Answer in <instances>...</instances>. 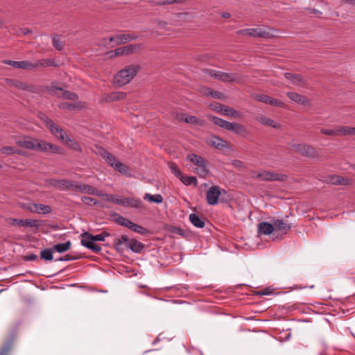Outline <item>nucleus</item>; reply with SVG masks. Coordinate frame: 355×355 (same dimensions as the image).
Returning a JSON list of instances; mask_svg holds the SVG:
<instances>
[{"label": "nucleus", "mask_w": 355, "mask_h": 355, "mask_svg": "<svg viewBox=\"0 0 355 355\" xmlns=\"http://www.w3.org/2000/svg\"><path fill=\"white\" fill-rule=\"evenodd\" d=\"M139 69V66L131 64L120 70L113 78V84L116 87L126 85L136 76Z\"/></svg>", "instance_id": "1"}, {"label": "nucleus", "mask_w": 355, "mask_h": 355, "mask_svg": "<svg viewBox=\"0 0 355 355\" xmlns=\"http://www.w3.org/2000/svg\"><path fill=\"white\" fill-rule=\"evenodd\" d=\"M110 236V234L106 231H103L97 235H93L88 232H85L80 234L81 245L95 253H98L101 251V247L95 243V241H104L105 238Z\"/></svg>", "instance_id": "2"}, {"label": "nucleus", "mask_w": 355, "mask_h": 355, "mask_svg": "<svg viewBox=\"0 0 355 355\" xmlns=\"http://www.w3.org/2000/svg\"><path fill=\"white\" fill-rule=\"evenodd\" d=\"M114 245L118 252L123 250V246L129 248L135 253H140L144 248V245L135 239H130L126 235H121L115 239Z\"/></svg>", "instance_id": "3"}, {"label": "nucleus", "mask_w": 355, "mask_h": 355, "mask_svg": "<svg viewBox=\"0 0 355 355\" xmlns=\"http://www.w3.org/2000/svg\"><path fill=\"white\" fill-rule=\"evenodd\" d=\"M276 31L270 27H257L241 29L236 32L238 35H247L253 37L268 38L275 36Z\"/></svg>", "instance_id": "4"}, {"label": "nucleus", "mask_w": 355, "mask_h": 355, "mask_svg": "<svg viewBox=\"0 0 355 355\" xmlns=\"http://www.w3.org/2000/svg\"><path fill=\"white\" fill-rule=\"evenodd\" d=\"M209 75L222 82L242 83L244 81L243 76L234 73H225L220 71L209 69Z\"/></svg>", "instance_id": "5"}, {"label": "nucleus", "mask_w": 355, "mask_h": 355, "mask_svg": "<svg viewBox=\"0 0 355 355\" xmlns=\"http://www.w3.org/2000/svg\"><path fill=\"white\" fill-rule=\"evenodd\" d=\"M187 159L192 162L196 165L194 172L199 175L200 178H205L209 171L207 165V162L201 156L196 154H189L187 156Z\"/></svg>", "instance_id": "6"}, {"label": "nucleus", "mask_w": 355, "mask_h": 355, "mask_svg": "<svg viewBox=\"0 0 355 355\" xmlns=\"http://www.w3.org/2000/svg\"><path fill=\"white\" fill-rule=\"evenodd\" d=\"M98 153L105 159L109 165L121 173L126 174L128 172L127 166L122 162L118 161L116 158L105 149L100 148Z\"/></svg>", "instance_id": "7"}, {"label": "nucleus", "mask_w": 355, "mask_h": 355, "mask_svg": "<svg viewBox=\"0 0 355 355\" xmlns=\"http://www.w3.org/2000/svg\"><path fill=\"white\" fill-rule=\"evenodd\" d=\"M251 177L263 181H286L288 176L286 174L263 171L261 172L252 171Z\"/></svg>", "instance_id": "8"}, {"label": "nucleus", "mask_w": 355, "mask_h": 355, "mask_svg": "<svg viewBox=\"0 0 355 355\" xmlns=\"http://www.w3.org/2000/svg\"><path fill=\"white\" fill-rule=\"evenodd\" d=\"M293 149L302 156L309 158H317L319 154L315 148L306 144H295L292 146Z\"/></svg>", "instance_id": "9"}, {"label": "nucleus", "mask_w": 355, "mask_h": 355, "mask_svg": "<svg viewBox=\"0 0 355 355\" xmlns=\"http://www.w3.org/2000/svg\"><path fill=\"white\" fill-rule=\"evenodd\" d=\"M34 142L35 148L33 149V150L53 153H60V148L58 146L49 143L44 140L35 138Z\"/></svg>", "instance_id": "10"}, {"label": "nucleus", "mask_w": 355, "mask_h": 355, "mask_svg": "<svg viewBox=\"0 0 355 355\" xmlns=\"http://www.w3.org/2000/svg\"><path fill=\"white\" fill-rule=\"evenodd\" d=\"M44 123L46 126L49 129L51 132L58 139L64 141V139L67 137V135L63 129L56 125L53 120L49 117H45Z\"/></svg>", "instance_id": "11"}, {"label": "nucleus", "mask_w": 355, "mask_h": 355, "mask_svg": "<svg viewBox=\"0 0 355 355\" xmlns=\"http://www.w3.org/2000/svg\"><path fill=\"white\" fill-rule=\"evenodd\" d=\"M222 191L225 192L218 186H211L206 193L207 203L209 205H216Z\"/></svg>", "instance_id": "12"}, {"label": "nucleus", "mask_w": 355, "mask_h": 355, "mask_svg": "<svg viewBox=\"0 0 355 355\" xmlns=\"http://www.w3.org/2000/svg\"><path fill=\"white\" fill-rule=\"evenodd\" d=\"M142 49L143 45L141 44H135L117 48L114 49V51H112V53H114L115 56L130 55L139 51Z\"/></svg>", "instance_id": "13"}, {"label": "nucleus", "mask_w": 355, "mask_h": 355, "mask_svg": "<svg viewBox=\"0 0 355 355\" xmlns=\"http://www.w3.org/2000/svg\"><path fill=\"white\" fill-rule=\"evenodd\" d=\"M252 97L253 99H254L257 101L262 102V103H266V104H268L270 105H275V106L281 107L284 106V103L283 102H282L276 98H274L272 97H270L266 94H254L252 95Z\"/></svg>", "instance_id": "14"}, {"label": "nucleus", "mask_w": 355, "mask_h": 355, "mask_svg": "<svg viewBox=\"0 0 355 355\" xmlns=\"http://www.w3.org/2000/svg\"><path fill=\"white\" fill-rule=\"evenodd\" d=\"M46 186L51 187L55 189L63 191H67L68 179L49 178L44 180Z\"/></svg>", "instance_id": "15"}, {"label": "nucleus", "mask_w": 355, "mask_h": 355, "mask_svg": "<svg viewBox=\"0 0 355 355\" xmlns=\"http://www.w3.org/2000/svg\"><path fill=\"white\" fill-rule=\"evenodd\" d=\"M26 209L33 213L38 214H47L52 211V208L49 205L40 203H30Z\"/></svg>", "instance_id": "16"}, {"label": "nucleus", "mask_w": 355, "mask_h": 355, "mask_svg": "<svg viewBox=\"0 0 355 355\" xmlns=\"http://www.w3.org/2000/svg\"><path fill=\"white\" fill-rule=\"evenodd\" d=\"M7 83L10 87H15L23 91H28L31 93L36 92V88L35 86L27 84L24 82H21L12 79H8Z\"/></svg>", "instance_id": "17"}, {"label": "nucleus", "mask_w": 355, "mask_h": 355, "mask_svg": "<svg viewBox=\"0 0 355 355\" xmlns=\"http://www.w3.org/2000/svg\"><path fill=\"white\" fill-rule=\"evenodd\" d=\"M176 118L178 120L184 121L187 123H191L193 125H197L200 126H202L205 124V121L200 119L195 116L188 115L185 113H177Z\"/></svg>", "instance_id": "18"}, {"label": "nucleus", "mask_w": 355, "mask_h": 355, "mask_svg": "<svg viewBox=\"0 0 355 355\" xmlns=\"http://www.w3.org/2000/svg\"><path fill=\"white\" fill-rule=\"evenodd\" d=\"M12 224H17L19 226L23 227H33L36 229V230H38L40 226V222L38 220L35 219H17V218H12Z\"/></svg>", "instance_id": "19"}, {"label": "nucleus", "mask_w": 355, "mask_h": 355, "mask_svg": "<svg viewBox=\"0 0 355 355\" xmlns=\"http://www.w3.org/2000/svg\"><path fill=\"white\" fill-rule=\"evenodd\" d=\"M138 38V36L135 34L128 33L123 35H116L114 37H112L110 40L114 42L116 44H125L129 41L135 40Z\"/></svg>", "instance_id": "20"}, {"label": "nucleus", "mask_w": 355, "mask_h": 355, "mask_svg": "<svg viewBox=\"0 0 355 355\" xmlns=\"http://www.w3.org/2000/svg\"><path fill=\"white\" fill-rule=\"evenodd\" d=\"M207 144L219 150L227 148L228 143L218 136L212 135L207 139Z\"/></svg>", "instance_id": "21"}, {"label": "nucleus", "mask_w": 355, "mask_h": 355, "mask_svg": "<svg viewBox=\"0 0 355 355\" xmlns=\"http://www.w3.org/2000/svg\"><path fill=\"white\" fill-rule=\"evenodd\" d=\"M287 96L293 101L302 105H310V101L304 95L300 94L296 92H288Z\"/></svg>", "instance_id": "22"}, {"label": "nucleus", "mask_w": 355, "mask_h": 355, "mask_svg": "<svg viewBox=\"0 0 355 355\" xmlns=\"http://www.w3.org/2000/svg\"><path fill=\"white\" fill-rule=\"evenodd\" d=\"M142 205V201L139 198L122 197L121 206L124 207L141 208Z\"/></svg>", "instance_id": "23"}, {"label": "nucleus", "mask_w": 355, "mask_h": 355, "mask_svg": "<svg viewBox=\"0 0 355 355\" xmlns=\"http://www.w3.org/2000/svg\"><path fill=\"white\" fill-rule=\"evenodd\" d=\"M272 222L274 230L282 231L284 234H286L291 228V225L283 219H273Z\"/></svg>", "instance_id": "24"}, {"label": "nucleus", "mask_w": 355, "mask_h": 355, "mask_svg": "<svg viewBox=\"0 0 355 355\" xmlns=\"http://www.w3.org/2000/svg\"><path fill=\"white\" fill-rule=\"evenodd\" d=\"M3 63L6 64L10 65L16 69H33L32 62L28 61H13L10 60H6L3 61Z\"/></svg>", "instance_id": "25"}, {"label": "nucleus", "mask_w": 355, "mask_h": 355, "mask_svg": "<svg viewBox=\"0 0 355 355\" xmlns=\"http://www.w3.org/2000/svg\"><path fill=\"white\" fill-rule=\"evenodd\" d=\"M35 138L32 137H24L23 139H20L16 141V144L21 148L28 150H33L35 148V145L34 144V140Z\"/></svg>", "instance_id": "26"}, {"label": "nucleus", "mask_w": 355, "mask_h": 355, "mask_svg": "<svg viewBox=\"0 0 355 355\" xmlns=\"http://www.w3.org/2000/svg\"><path fill=\"white\" fill-rule=\"evenodd\" d=\"M226 130L239 135H245L248 133L247 130L243 125L233 122H229Z\"/></svg>", "instance_id": "27"}, {"label": "nucleus", "mask_w": 355, "mask_h": 355, "mask_svg": "<svg viewBox=\"0 0 355 355\" xmlns=\"http://www.w3.org/2000/svg\"><path fill=\"white\" fill-rule=\"evenodd\" d=\"M284 77L295 85L303 87L305 85L304 78L300 74L286 72L284 73Z\"/></svg>", "instance_id": "28"}, {"label": "nucleus", "mask_w": 355, "mask_h": 355, "mask_svg": "<svg viewBox=\"0 0 355 355\" xmlns=\"http://www.w3.org/2000/svg\"><path fill=\"white\" fill-rule=\"evenodd\" d=\"M337 137L355 135V127L336 126Z\"/></svg>", "instance_id": "29"}, {"label": "nucleus", "mask_w": 355, "mask_h": 355, "mask_svg": "<svg viewBox=\"0 0 355 355\" xmlns=\"http://www.w3.org/2000/svg\"><path fill=\"white\" fill-rule=\"evenodd\" d=\"M258 231L259 234L264 235L270 234L274 231V226L272 223L268 222L260 223L258 225Z\"/></svg>", "instance_id": "30"}, {"label": "nucleus", "mask_w": 355, "mask_h": 355, "mask_svg": "<svg viewBox=\"0 0 355 355\" xmlns=\"http://www.w3.org/2000/svg\"><path fill=\"white\" fill-rule=\"evenodd\" d=\"M329 182L334 185H349L350 180L340 175H331L329 176Z\"/></svg>", "instance_id": "31"}, {"label": "nucleus", "mask_w": 355, "mask_h": 355, "mask_svg": "<svg viewBox=\"0 0 355 355\" xmlns=\"http://www.w3.org/2000/svg\"><path fill=\"white\" fill-rule=\"evenodd\" d=\"M0 151L2 154H4L6 155L17 154L24 156L26 155V153L24 151L18 150L11 146H3L1 148Z\"/></svg>", "instance_id": "32"}, {"label": "nucleus", "mask_w": 355, "mask_h": 355, "mask_svg": "<svg viewBox=\"0 0 355 355\" xmlns=\"http://www.w3.org/2000/svg\"><path fill=\"white\" fill-rule=\"evenodd\" d=\"M126 93L123 92H113L107 94L106 100L109 101H116L125 99Z\"/></svg>", "instance_id": "33"}, {"label": "nucleus", "mask_w": 355, "mask_h": 355, "mask_svg": "<svg viewBox=\"0 0 355 355\" xmlns=\"http://www.w3.org/2000/svg\"><path fill=\"white\" fill-rule=\"evenodd\" d=\"M189 220L196 227L202 228L205 227V221L196 214H191L189 215Z\"/></svg>", "instance_id": "34"}, {"label": "nucleus", "mask_w": 355, "mask_h": 355, "mask_svg": "<svg viewBox=\"0 0 355 355\" xmlns=\"http://www.w3.org/2000/svg\"><path fill=\"white\" fill-rule=\"evenodd\" d=\"M71 246V242L70 241H67L63 243H58L54 245L52 248L54 251H56L59 253L64 252L70 249Z\"/></svg>", "instance_id": "35"}, {"label": "nucleus", "mask_w": 355, "mask_h": 355, "mask_svg": "<svg viewBox=\"0 0 355 355\" xmlns=\"http://www.w3.org/2000/svg\"><path fill=\"white\" fill-rule=\"evenodd\" d=\"M64 142H65L67 146L71 150L78 153L82 152V148L79 144L76 141L71 139L68 136L64 139Z\"/></svg>", "instance_id": "36"}, {"label": "nucleus", "mask_w": 355, "mask_h": 355, "mask_svg": "<svg viewBox=\"0 0 355 355\" xmlns=\"http://www.w3.org/2000/svg\"><path fill=\"white\" fill-rule=\"evenodd\" d=\"M54 64L53 60L51 59H42L35 62H32L33 69H35L40 67H49L53 66Z\"/></svg>", "instance_id": "37"}, {"label": "nucleus", "mask_w": 355, "mask_h": 355, "mask_svg": "<svg viewBox=\"0 0 355 355\" xmlns=\"http://www.w3.org/2000/svg\"><path fill=\"white\" fill-rule=\"evenodd\" d=\"M53 252L54 250H53V248H45L40 252L41 259L51 261L53 259Z\"/></svg>", "instance_id": "38"}, {"label": "nucleus", "mask_w": 355, "mask_h": 355, "mask_svg": "<svg viewBox=\"0 0 355 355\" xmlns=\"http://www.w3.org/2000/svg\"><path fill=\"white\" fill-rule=\"evenodd\" d=\"M208 117L213 121L215 125H218L219 127L225 130L227 129L229 121L214 116H209Z\"/></svg>", "instance_id": "39"}, {"label": "nucleus", "mask_w": 355, "mask_h": 355, "mask_svg": "<svg viewBox=\"0 0 355 355\" xmlns=\"http://www.w3.org/2000/svg\"><path fill=\"white\" fill-rule=\"evenodd\" d=\"M101 196H103L105 198V200H106L107 202H111L114 204L121 206L122 197L120 198L119 196H116V195L103 194V193H102Z\"/></svg>", "instance_id": "40"}, {"label": "nucleus", "mask_w": 355, "mask_h": 355, "mask_svg": "<svg viewBox=\"0 0 355 355\" xmlns=\"http://www.w3.org/2000/svg\"><path fill=\"white\" fill-rule=\"evenodd\" d=\"M262 125H265L267 126H271L274 128H279V124L275 123V121L270 118L266 116H261L257 119Z\"/></svg>", "instance_id": "41"}, {"label": "nucleus", "mask_w": 355, "mask_h": 355, "mask_svg": "<svg viewBox=\"0 0 355 355\" xmlns=\"http://www.w3.org/2000/svg\"><path fill=\"white\" fill-rule=\"evenodd\" d=\"M129 229L131 230L132 231H133L136 233L140 234L141 235H146L149 232V231L147 229H146L145 227H144L139 225H137L133 222L131 223V225H130Z\"/></svg>", "instance_id": "42"}, {"label": "nucleus", "mask_w": 355, "mask_h": 355, "mask_svg": "<svg viewBox=\"0 0 355 355\" xmlns=\"http://www.w3.org/2000/svg\"><path fill=\"white\" fill-rule=\"evenodd\" d=\"M144 200H148L150 202L157 204L161 203L163 201V197L160 194L151 195L146 193L144 196Z\"/></svg>", "instance_id": "43"}, {"label": "nucleus", "mask_w": 355, "mask_h": 355, "mask_svg": "<svg viewBox=\"0 0 355 355\" xmlns=\"http://www.w3.org/2000/svg\"><path fill=\"white\" fill-rule=\"evenodd\" d=\"M180 180L182 181V182L183 184H184L185 185H191V184H194V185H197L198 184V180H197V178L194 176H184V175H182L181 178H180Z\"/></svg>", "instance_id": "44"}, {"label": "nucleus", "mask_w": 355, "mask_h": 355, "mask_svg": "<svg viewBox=\"0 0 355 355\" xmlns=\"http://www.w3.org/2000/svg\"><path fill=\"white\" fill-rule=\"evenodd\" d=\"M223 114L232 118L241 117V113L239 111L227 106H225Z\"/></svg>", "instance_id": "45"}, {"label": "nucleus", "mask_w": 355, "mask_h": 355, "mask_svg": "<svg viewBox=\"0 0 355 355\" xmlns=\"http://www.w3.org/2000/svg\"><path fill=\"white\" fill-rule=\"evenodd\" d=\"M12 347V340H8L6 344L0 349V355H9Z\"/></svg>", "instance_id": "46"}, {"label": "nucleus", "mask_w": 355, "mask_h": 355, "mask_svg": "<svg viewBox=\"0 0 355 355\" xmlns=\"http://www.w3.org/2000/svg\"><path fill=\"white\" fill-rule=\"evenodd\" d=\"M83 193L90 194V195H96L98 196H102V193L97 189H96L94 187L89 185V184H85V187L83 191Z\"/></svg>", "instance_id": "47"}, {"label": "nucleus", "mask_w": 355, "mask_h": 355, "mask_svg": "<svg viewBox=\"0 0 355 355\" xmlns=\"http://www.w3.org/2000/svg\"><path fill=\"white\" fill-rule=\"evenodd\" d=\"M205 94L211 96L214 98L216 99H221L224 96V94L222 92L212 90L209 88L206 89Z\"/></svg>", "instance_id": "48"}, {"label": "nucleus", "mask_w": 355, "mask_h": 355, "mask_svg": "<svg viewBox=\"0 0 355 355\" xmlns=\"http://www.w3.org/2000/svg\"><path fill=\"white\" fill-rule=\"evenodd\" d=\"M62 96L64 98L71 101H76L78 98L77 94L69 91H63Z\"/></svg>", "instance_id": "49"}, {"label": "nucleus", "mask_w": 355, "mask_h": 355, "mask_svg": "<svg viewBox=\"0 0 355 355\" xmlns=\"http://www.w3.org/2000/svg\"><path fill=\"white\" fill-rule=\"evenodd\" d=\"M78 182L68 180L67 191L78 192Z\"/></svg>", "instance_id": "50"}, {"label": "nucleus", "mask_w": 355, "mask_h": 355, "mask_svg": "<svg viewBox=\"0 0 355 355\" xmlns=\"http://www.w3.org/2000/svg\"><path fill=\"white\" fill-rule=\"evenodd\" d=\"M320 133L327 136L337 137L336 126L334 129L321 128Z\"/></svg>", "instance_id": "51"}, {"label": "nucleus", "mask_w": 355, "mask_h": 355, "mask_svg": "<svg viewBox=\"0 0 355 355\" xmlns=\"http://www.w3.org/2000/svg\"><path fill=\"white\" fill-rule=\"evenodd\" d=\"M169 168L171 169L172 173H173L179 179L182 175V172L180 171V169L178 168L175 164L171 163L169 164Z\"/></svg>", "instance_id": "52"}, {"label": "nucleus", "mask_w": 355, "mask_h": 355, "mask_svg": "<svg viewBox=\"0 0 355 355\" xmlns=\"http://www.w3.org/2000/svg\"><path fill=\"white\" fill-rule=\"evenodd\" d=\"M53 45L58 51H61L63 49L62 42L58 35L53 38Z\"/></svg>", "instance_id": "53"}, {"label": "nucleus", "mask_w": 355, "mask_h": 355, "mask_svg": "<svg viewBox=\"0 0 355 355\" xmlns=\"http://www.w3.org/2000/svg\"><path fill=\"white\" fill-rule=\"evenodd\" d=\"M117 222L122 226H124V227H128L130 228V226L131 225V223L132 221L130 220L129 219L123 217V216H119L118 218H117Z\"/></svg>", "instance_id": "54"}, {"label": "nucleus", "mask_w": 355, "mask_h": 355, "mask_svg": "<svg viewBox=\"0 0 355 355\" xmlns=\"http://www.w3.org/2000/svg\"><path fill=\"white\" fill-rule=\"evenodd\" d=\"M82 201L87 205H98V202L94 198L84 196L82 198Z\"/></svg>", "instance_id": "55"}, {"label": "nucleus", "mask_w": 355, "mask_h": 355, "mask_svg": "<svg viewBox=\"0 0 355 355\" xmlns=\"http://www.w3.org/2000/svg\"><path fill=\"white\" fill-rule=\"evenodd\" d=\"M37 259V256L35 254L31 253L24 256L23 259L26 261H34Z\"/></svg>", "instance_id": "56"}, {"label": "nucleus", "mask_w": 355, "mask_h": 355, "mask_svg": "<svg viewBox=\"0 0 355 355\" xmlns=\"http://www.w3.org/2000/svg\"><path fill=\"white\" fill-rule=\"evenodd\" d=\"M272 293V290L269 288H264L261 291L257 292V295L263 296V295H268Z\"/></svg>", "instance_id": "57"}, {"label": "nucleus", "mask_w": 355, "mask_h": 355, "mask_svg": "<svg viewBox=\"0 0 355 355\" xmlns=\"http://www.w3.org/2000/svg\"><path fill=\"white\" fill-rule=\"evenodd\" d=\"M170 232L176 234H183V230L181 228L175 226L171 227Z\"/></svg>", "instance_id": "58"}, {"label": "nucleus", "mask_w": 355, "mask_h": 355, "mask_svg": "<svg viewBox=\"0 0 355 355\" xmlns=\"http://www.w3.org/2000/svg\"><path fill=\"white\" fill-rule=\"evenodd\" d=\"M225 107V106L223 105V104L217 103L214 107V110H216L218 112L223 113Z\"/></svg>", "instance_id": "59"}, {"label": "nucleus", "mask_w": 355, "mask_h": 355, "mask_svg": "<svg viewBox=\"0 0 355 355\" xmlns=\"http://www.w3.org/2000/svg\"><path fill=\"white\" fill-rule=\"evenodd\" d=\"M79 257H77V256H73V255H71L69 254H66L65 256L63 257V259L64 260V261L76 260Z\"/></svg>", "instance_id": "60"}, {"label": "nucleus", "mask_w": 355, "mask_h": 355, "mask_svg": "<svg viewBox=\"0 0 355 355\" xmlns=\"http://www.w3.org/2000/svg\"><path fill=\"white\" fill-rule=\"evenodd\" d=\"M149 2L152 4L157 6L165 5L164 0H149Z\"/></svg>", "instance_id": "61"}, {"label": "nucleus", "mask_w": 355, "mask_h": 355, "mask_svg": "<svg viewBox=\"0 0 355 355\" xmlns=\"http://www.w3.org/2000/svg\"><path fill=\"white\" fill-rule=\"evenodd\" d=\"M86 184L78 183V192L83 193Z\"/></svg>", "instance_id": "62"}, {"label": "nucleus", "mask_w": 355, "mask_h": 355, "mask_svg": "<svg viewBox=\"0 0 355 355\" xmlns=\"http://www.w3.org/2000/svg\"><path fill=\"white\" fill-rule=\"evenodd\" d=\"M56 91H63V89L62 88H60V87H58L52 86L51 88V92L55 94Z\"/></svg>", "instance_id": "63"}, {"label": "nucleus", "mask_w": 355, "mask_h": 355, "mask_svg": "<svg viewBox=\"0 0 355 355\" xmlns=\"http://www.w3.org/2000/svg\"><path fill=\"white\" fill-rule=\"evenodd\" d=\"M310 13L315 14V15H321L322 14V12L320 10H316L315 8H311Z\"/></svg>", "instance_id": "64"}]
</instances>
